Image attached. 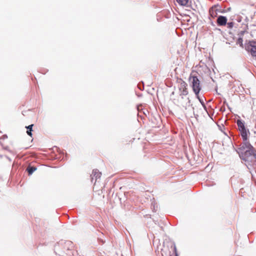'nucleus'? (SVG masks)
I'll return each mask as SVG.
<instances>
[{
	"label": "nucleus",
	"mask_w": 256,
	"mask_h": 256,
	"mask_svg": "<svg viewBox=\"0 0 256 256\" xmlns=\"http://www.w3.org/2000/svg\"><path fill=\"white\" fill-rule=\"evenodd\" d=\"M236 124L243 140H248L250 132L248 129L245 126L244 122L242 120H238L236 121Z\"/></svg>",
	"instance_id": "nucleus-1"
},
{
	"label": "nucleus",
	"mask_w": 256,
	"mask_h": 256,
	"mask_svg": "<svg viewBox=\"0 0 256 256\" xmlns=\"http://www.w3.org/2000/svg\"><path fill=\"white\" fill-rule=\"evenodd\" d=\"M189 81L192 82V86L194 94L198 96V94L201 90V86L200 80L196 76H192L189 77Z\"/></svg>",
	"instance_id": "nucleus-2"
},
{
	"label": "nucleus",
	"mask_w": 256,
	"mask_h": 256,
	"mask_svg": "<svg viewBox=\"0 0 256 256\" xmlns=\"http://www.w3.org/2000/svg\"><path fill=\"white\" fill-rule=\"evenodd\" d=\"M176 83L180 96H186L188 93L186 82L182 78H178Z\"/></svg>",
	"instance_id": "nucleus-3"
},
{
	"label": "nucleus",
	"mask_w": 256,
	"mask_h": 256,
	"mask_svg": "<svg viewBox=\"0 0 256 256\" xmlns=\"http://www.w3.org/2000/svg\"><path fill=\"white\" fill-rule=\"evenodd\" d=\"M182 98L184 100L183 102H182L180 104V106H181L186 113L190 112H194V108L192 106V104L190 102V100L189 98L184 99L183 97Z\"/></svg>",
	"instance_id": "nucleus-4"
},
{
	"label": "nucleus",
	"mask_w": 256,
	"mask_h": 256,
	"mask_svg": "<svg viewBox=\"0 0 256 256\" xmlns=\"http://www.w3.org/2000/svg\"><path fill=\"white\" fill-rule=\"evenodd\" d=\"M246 49L249 52L252 56L256 58V42L254 41L250 42L246 46Z\"/></svg>",
	"instance_id": "nucleus-5"
},
{
	"label": "nucleus",
	"mask_w": 256,
	"mask_h": 256,
	"mask_svg": "<svg viewBox=\"0 0 256 256\" xmlns=\"http://www.w3.org/2000/svg\"><path fill=\"white\" fill-rule=\"evenodd\" d=\"M102 173L97 169L94 170L91 174L92 181L94 179L95 181L101 177Z\"/></svg>",
	"instance_id": "nucleus-6"
},
{
	"label": "nucleus",
	"mask_w": 256,
	"mask_h": 256,
	"mask_svg": "<svg viewBox=\"0 0 256 256\" xmlns=\"http://www.w3.org/2000/svg\"><path fill=\"white\" fill-rule=\"evenodd\" d=\"M217 24L218 26H224L227 24V18L226 16H220L217 19Z\"/></svg>",
	"instance_id": "nucleus-7"
},
{
	"label": "nucleus",
	"mask_w": 256,
	"mask_h": 256,
	"mask_svg": "<svg viewBox=\"0 0 256 256\" xmlns=\"http://www.w3.org/2000/svg\"><path fill=\"white\" fill-rule=\"evenodd\" d=\"M245 156H253L256 158V150L252 146V148H248V150H246L245 152Z\"/></svg>",
	"instance_id": "nucleus-8"
},
{
	"label": "nucleus",
	"mask_w": 256,
	"mask_h": 256,
	"mask_svg": "<svg viewBox=\"0 0 256 256\" xmlns=\"http://www.w3.org/2000/svg\"><path fill=\"white\" fill-rule=\"evenodd\" d=\"M244 31H241L240 34V36L236 41V44L237 45H240V47H242V48H244V46H243V40H242V36L244 35Z\"/></svg>",
	"instance_id": "nucleus-9"
},
{
	"label": "nucleus",
	"mask_w": 256,
	"mask_h": 256,
	"mask_svg": "<svg viewBox=\"0 0 256 256\" xmlns=\"http://www.w3.org/2000/svg\"><path fill=\"white\" fill-rule=\"evenodd\" d=\"M252 147V146L248 141V140H243V143H242V146L239 148V150H244L246 148L248 149Z\"/></svg>",
	"instance_id": "nucleus-10"
},
{
	"label": "nucleus",
	"mask_w": 256,
	"mask_h": 256,
	"mask_svg": "<svg viewBox=\"0 0 256 256\" xmlns=\"http://www.w3.org/2000/svg\"><path fill=\"white\" fill-rule=\"evenodd\" d=\"M209 13L210 16L214 18L217 16V10L216 6H212L209 10Z\"/></svg>",
	"instance_id": "nucleus-11"
},
{
	"label": "nucleus",
	"mask_w": 256,
	"mask_h": 256,
	"mask_svg": "<svg viewBox=\"0 0 256 256\" xmlns=\"http://www.w3.org/2000/svg\"><path fill=\"white\" fill-rule=\"evenodd\" d=\"M134 140V138H132V139H128V140H126L124 141V144L126 146H128L130 145L132 146L133 144V142Z\"/></svg>",
	"instance_id": "nucleus-12"
},
{
	"label": "nucleus",
	"mask_w": 256,
	"mask_h": 256,
	"mask_svg": "<svg viewBox=\"0 0 256 256\" xmlns=\"http://www.w3.org/2000/svg\"><path fill=\"white\" fill-rule=\"evenodd\" d=\"M176 2L180 6H186L188 4L189 0H176Z\"/></svg>",
	"instance_id": "nucleus-13"
},
{
	"label": "nucleus",
	"mask_w": 256,
	"mask_h": 256,
	"mask_svg": "<svg viewBox=\"0 0 256 256\" xmlns=\"http://www.w3.org/2000/svg\"><path fill=\"white\" fill-rule=\"evenodd\" d=\"M36 170V167L30 166H28L26 169L29 174H32Z\"/></svg>",
	"instance_id": "nucleus-14"
},
{
	"label": "nucleus",
	"mask_w": 256,
	"mask_h": 256,
	"mask_svg": "<svg viewBox=\"0 0 256 256\" xmlns=\"http://www.w3.org/2000/svg\"><path fill=\"white\" fill-rule=\"evenodd\" d=\"M227 25L228 28H232L234 26V23L233 22H229L227 24Z\"/></svg>",
	"instance_id": "nucleus-15"
},
{
	"label": "nucleus",
	"mask_w": 256,
	"mask_h": 256,
	"mask_svg": "<svg viewBox=\"0 0 256 256\" xmlns=\"http://www.w3.org/2000/svg\"><path fill=\"white\" fill-rule=\"evenodd\" d=\"M32 130L31 128L30 130H28L26 132L30 136H32Z\"/></svg>",
	"instance_id": "nucleus-16"
},
{
	"label": "nucleus",
	"mask_w": 256,
	"mask_h": 256,
	"mask_svg": "<svg viewBox=\"0 0 256 256\" xmlns=\"http://www.w3.org/2000/svg\"><path fill=\"white\" fill-rule=\"evenodd\" d=\"M32 126H33V124H31V125L29 126H28V127H27L28 130H30V128H31V129H32Z\"/></svg>",
	"instance_id": "nucleus-17"
},
{
	"label": "nucleus",
	"mask_w": 256,
	"mask_h": 256,
	"mask_svg": "<svg viewBox=\"0 0 256 256\" xmlns=\"http://www.w3.org/2000/svg\"><path fill=\"white\" fill-rule=\"evenodd\" d=\"M0 132H2L0 130Z\"/></svg>",
	"instance_id": "nucleus-18"
}]
</instances>
